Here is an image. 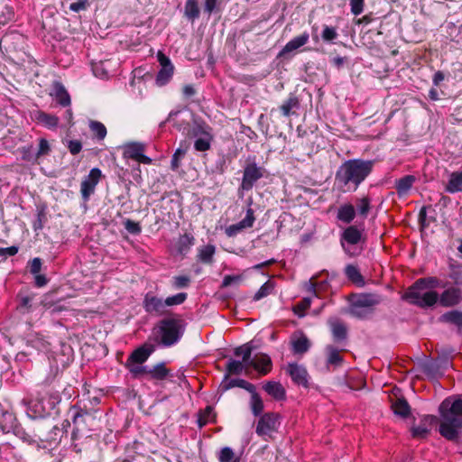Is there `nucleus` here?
Segmentation results:
<instances>
[{
    "mask_svg": "<svg viewBox=\"0 0 462 462\" xmlns=\"http://www.w3.org/2000/svg\"><path fill=\"white\" fill-rule=\"evenodd\" d=\"M326 351L328 353L327 357V366L334 365L340 366L344 362L343 356L340 355L339 351L333 346L329 345L326 347Z\"/></svg>",
    "mask_w": 462,
    "mask_h": 462,
    "instance_id": "obj_38",
    "label": "nucleus"
},
{
    "mask_svg": "<svg viewBox=\"0 0 462 462\" xmlns=\"http://www.w3.org/2000/svg\"><path fill=\"white\" fill-rule=\"evenodd\" d=\"M33 295L20 296V303L18 305V310L21 312H28L32 308V302L33 300Z\"/></svg>",
    "mask_w": 462,
    "mask_h": 462,
    "instance_id": "obj_62",
    "label": "nucleus"
},
{
    "mask_svg": "<svg viewBox=\"0 0 462 462\" xmlns=\"http://www.w3.org/2000/svg\"><path fill=\"white\" fill-rule=\"evenodd\" d=\"M437 421V417L434 415H424L419 425H415L411 428V435L415 439H425L430 430V426H431L434 422Z\"/></svg>",
    "mask_w": 462,
    "mask_h": 462,
    "instance_id": "obj_17",
    "label": "nucleus"
},
{
    "mask_svg": "<svg viewBox=\"0 0 462 462\" xmlns=\"http://www.w3.org/2000/svg\"><path fill=\"white\" fill-rule=\"evenodd\" d=\"M164 300L157 297L153 292H147L143 300V308L150 315L162 316L166 313Z\"/></svg>",
    "mask_w": 462,
    "mask_h": 462,
    "instance_id": "obj_9",
    "label": "nucleus"
},
{
    "mask_svg": "<svg viewBox=\"0 0 462 462\" xmlns=\"http://www.w3.org/2000/svg\"><path fill=\"white\" fill-rule=\"evenodd\" d=\"M194 237L191 235L184 234L178 241V251L180 254L185 255L194 245Z\"/></svg>",
    "mask_w": 462,
    "mask_h": 462,
    "instance_id": "obj_44",
    "label": "nucleus"
},
{
    "mask_svg": "<svg viewBox=\"0 0 462 462\" xmlns=\"http://www.w3.org/2000/svg\"><path fill=\"white\" fill-rule=\"evenodd\" d=\"M439 434L448 440H456L462 430V395L445 398L439 406Z\"/></svg>",
    "mask_w": 462,
    "mask_h": 462,
    "instance_id": "obj_2",
    "label": "nucleus"
},
{
    "mask_svg": "<svg viewBox=\"0 0 462 462\" xmlns=\"http://www.w3.org/2000/svg\"><path fill=\"white\" fill-rule=\"evenodd\" d=\"M188 294L186 292H180L172 296L167 297L163 303L166 307H171L182 304L187 300Z\"/></svg>",
    "mask_w": 462,
    "mask_h": 462,
    "instance_id": "obj_53",
    "label": "nucleus"
},
{
    "mask_svg": "<svg viewBox=\"0 0 462 462\" xmlns=\"http://www.w3.org/2000/svg\"><path fill=\"white\" fill-rule=\"evenodd\" d=\"M55 97L57 102L62 106L70 105V97L61 83H56L54 86Z\"/></svg>",
    "mask_w": 462,
    "mask_h": 462,
    "instance_id": "obj_41",
    "label": "nucleus"
},
{
    "mask_svg": "<svg viewBox=\"0 0 462 462\" xmlns=\"http://www.w3.org/2000/svg\"><path fill=\"white\" fill-rule=\"evenodd\" d=\"M345 275L357 287H364L365 284L363 275L356 265L347 264L345 267Z\"/></svg>",
    "mask_w": 462,
    "mask_h": 462,
    "instance_id": "obj_26",
    "label": "nucleus"
},
{
    "mask_svg": "<svg viewBox=\"0 0 462 462\" xmlns=\"http://www.w3.org/2000/svg\"><path fill=\"white\" fill-rule=\"evenodd\" d=\"M265 173L266 170L257 165L255 157H249L244 166L242 181L237 190L238 196L243 198L245 191L252 190L256 182L265 176Z\"/></svg>",
    "mask_w": 462,
    "mask_h": 462,
    "instance_id": "obj_7",
    "label": "nucleus"
},
{
    "mask_svg": "<svg viewBox=\"0 0 462 462\" xmlns=\"http://www.w3.org/2000/svg\"><path fill=\"white\" fill-rule=\"evenodd\" d=\"M337 32L335 27H331L328 25H324L321 38L324 42H332L337 37Z\"/></svg>",
    "mask_w": 462,
    "mask_h": 462,
    "instance_id": "obj_60",
    "label": "nucleus"
},
{
    "mask_svg": "<svg viewBox=\"0 0 462 462\" xmlns=\"http://www.w3.org/2000/svg\"><path fill=\"white\" fill-rule=\"evenodd\" d=\"M234 387H239V388L245 389L248 393L255 390L254 384H253L244 379H240V378L230 379V380L227 379L226 381H225V379H224L220 384V388L223 392L228 391Z\"/></svg>",
    "mask_w": 462,
    "mask_h": 462,
    "instance_id": "obj_22",
    "label": "nucleus"
},
{
    "mask_svg": "<svg viewBox=\"0 0 462 462\" xmlns=\"http://www.w3.org/2000/svg\"><path fill=\"white\" fill-rule=\"evenodd\" d=\"M251 393L250 399V409L254 416L258 417L262 414L264 409L263 402L260 396V394L256 392V389L253 392H249Z\"/></svg>",
    "mask_w": 462,
    "mask_h": 462,
    "instance_id": "obj_36",
    "label": "nucleus"
},
{
    "mask_svg": "<svg viewBox=\"0 0 462 462\" xmlns=\"http://www.w3.org/2000/svg\"><path fill=\"white\" fill-rule=\"evenodd\" d=\"M439 304L445 308L457 306L462 301V289L457 286H450L444 290L439 296Z\"/></svg>",
    "mask_w": 462,
    "mask_h": 462,
    "instance_id": "obj_14",
    "label": "nucleus"
},
{
    "mask_svg": "<svg viewBox=\"0 0 462 462\" xmlns=\"http://www.w3.org/2000/svg\"><path fill=\"white\" fill-rule=\"evenodd\" d=\"M332 335L336 341H342L346 338L347 329L344 323L335 321L331 323Z\"/></svg>",
    "mask_w": 462,
    "mask_h": 462,
    "instance_id": "obj_48",
    "label": "nucleus"
},
{
    "mask_svg": "<svg viewBox=\"0 0 462 462\" xmlns=\"http://www.w3.org/2000/svg\"><path fill=\"white\" fill-rule=\"evenodd\" d=\"M18 152L21 154V159L23 161L31 162L32 164H39L36 154L33 152V146L32 144L19 147Z\"/></svg>",
    "mask_w": 462,
    "mask_h": 462,
    "instance_id": "obj_43",
    "label": "nucleus"
},
{
    "mask_svg": "<svg viewBox=\"0 0 462 462\" xmlns=\"http://www.w3.org/2000/svg\"><path fill=\"white\" fill-rule=\"evenodd\" d=\"M374 166L373 160L349 159L337 169L335 183L340 191L354 192L371 174Z\"/></svg>",
    "mask_w": 462,
    "mask_h": 462,
    "instance_id": "obj_1",
    "label": "nucleus"
},
{
    "mask_svg": "<svg viewBox=\"0 0 462 462\" xmlns=\"http://www.w3.org/2000/svg\"><path fill=\"white\" fill-rule=\"evenodd\" d=\"M287 373L295 384L302 386L305 389L310 388V376L304 365L297 363H291L288 365Z\"/></svg>",
    "mask_w": 462,
    "mask_h": 462,
    "instance_id": "obj_11",
    "label": "nucleus"
},
{
    "mask_svg": "<svg viewBox=\"0 0 462 462\" xmlns=\"http://www.w3.org/2000/svg\"><path fill=\"white\" fill-rule=\"evenodd\" d=\"M35 119L39 124L42 125L44 127L48 129L57 128L60 122V119L57 116L48 114L43 111H38L35 114Z\"/></svg>",
    "mask_w": 462,
    "mask_h": 462,
    "instance_id": "obj_25",
    "label": "nucleus"
},
{
    "mask_svg": "<svg viewBox=\"0 0 462 462\" xmlns=\"http://www.w3.org/2000/svg\"><path fill=\"white\" fill-rule=\"evenodd\" d=\"M125 366L134 378L140 377L143 374H148L149 369L142 365H137V363L125 362Z\"/></svg>",
    "mask_w": 462,
    "mask_h": 462,
    "instance_id": "obj_52",
    "label": "nucleus"
},
{
    "mask_svg": "<svg viewBox=\"0 0 462 462\" xmlns=\"http://www.w3.org/2000/svg\"><path fill=\"white\" fill-rule=\"evenodd\" d=\"M217 458L219 462H240V458L236 457L233 449L229 447L221 448Z\"/></svg>",
    "mask_w": 462,
    "mask_h": 462,
    "instance_id": "obj_51",
    "label": "nucleus"
},
{
    "mask_svg": "<svg viewBox=\"0 0 462 462\" xmlns=\"http://www.w3.org/2000/svg\"><path fill=\"white\" fill-rule=\"evenodd\" d=\"M349 5L352 14L357 16L364 12L365 0H349Z\"/></svg>",
    "mask_w": 462,
    "mask_h": 462,
    "instance_id": "obj_64",
    "label": "nucleus"
},
{
    "mask_svg": "<svg viewBox=\"0 0 462 462\" xmlns=\"http://www.w3.org/2000/svg\"><path fill=\"white\" fill-rule=\"evenodd\" d=\"M309 39L310 34L307 32H304L300 35L294 37L285 44V46L280 51L279 56H282L304 46L309 42Z\"/></svg>",
    "mask_w": 462,
    "mask_h": 462,
    "instance_id": "obj_18",
    "label": "nucleus"
},
{
    "mask_svg": "<svg viewBox=\"0 0 462 462\" xmlns=\"http://www.w3.org/2000/svg\"><path fill=\"white\" fill-rule=\"evenodd\" d=\"M185 153L186 151L180 148H178L175 151L171 161V169L172 171H177L179 169V167L180 166V161L184 157Z\"/></svg>",
    "mask_w": 462,
    "mask_h": 462,
    "instance_id": "obj_61",
    "label": "nucleus"
},
{
    "mask_svg": "<svg viewBox=\"0 0 462 462\" xmlns=\"http://www.w3.org/2000/svg\"><path fill=\"white\" fill-rule=\"evenodd\" d=\"M417 282H418V284H420L424 290L425 289H434V288L441 286L440 280L434 276L420 278L417 280Z\"/></svg>",
    "mask_w": 462,
    "mask_h": 462,
    "instance_id": "obj_54",
    "label": "nucleus"
},
{
    "mask_svg": "<svg viewBox=\"0 0 462 462\" xmlns=\"http://www.w3.org/2000/svg\"><path fill=\"white\" fill-rule=\"evenodd\" d=\"M362 240V231L357 228L356 226H347L341 235V244L344 246V243L351 245H357Z\"/></svg>",
    "mask_w": 462,
    "mask_h": 462,
    "instance_id": "obj_19",
    "label": "nucleus"
},
{
    "mask_svg": "<svg viewBox=\"0 0 462 462\" xmlns=\"http://www.w3.org/2000/svg\"><path fill=\"white\" fill-rule=\"evenodd\" d=\"M348 314L358 319H369L383 299L377 293H352L349 296Z\"/></svg>",
    "mask_w": 462,
    "mask_h": 462,
    "instance_id": "obj_5",
    "label": "nucleus"
},
{
    "mask_svg": "<svg viewBox=\"0 0 462 462\" xmlns=\"http://www.w3.org/2000/svg\"><path fill=\"white\" fill-rule=\"evenodd\" d=\"M174 67L161 68L156 76V84L158 86L166 85L173 75Z\"/></svg>",
    "mask_w": 462,
    "mask_h": 462,
    "instance_id": "obj_50",
    "label": "nucleus"
},
{
    "mask_svg": "<svg viewBox=\"0 0 462 462\" xmlns=\"http://www.w3.org/2000/svg\"><path fill=\"white\" fill-rule=\"evenodd\" d=\"M391 408L395 415L403 419L408 418L411 414V406L404 397L392 401Z\"/></svg>",
    "mask_w": 462,
    "mask_h": 462,
    "instance_id": "obj_23",
    "label": "nucleus"
},
{
    "mask_svg": "<svg viewBox=\"0 0 462 462\" xmlns=\"http://www.w3.org/2000/svg\"><path fill=\"white\" fill-rule=\"evenodd\" d=\"M438 300H439L438 292L435 291H430L421 294L418 301H413V305L420 308H428L434 306Z\"/></svg>",
    "mask_w": 462,
    "mask_h": 462,
    "instance_id": "obj_31",
    "label": "nucleus"
},
{
    "mask_svg": "<svg viewBox=\"0 0 462 462\" xmlns=\"http://www.w3.org/2000/svg\"><path fill=\"white\" fill-rule=\"evenodd\" d=\"M62 143L67 146L72 155L79 154L82 150V143L79 140H66Z\"/></svg>",
    "mask_w": 462,
    "mask_h": 462,
    "instance_id": "obj_59",
    "label": "nucleus"
},
{
    "mask_svg": "<svg viewBox=\"0 0 462 462\" xmlns=\"http://www.w3.org/2000/svg\"><path fill=\"white\" fill-rule=\"evenodd\" d=\"M345 385L349 389L353 391L361 390L365 385V382L359 378V379H353L352 377L346 378L345 382Z\"/></svg>",
    "mask_w": 462,
    "mask_h": 462,
    "instance_id": "obj_63",
    "label": "nucleus"
},
{
    "mask_svg": "<svg viewBox=\"0 0 462 462\" xmlns=\"http://www.w3.org/2000/svg\"><path fill=\"white\" fill-rule=\"evenodd\" d=\"M88 128L92 134L93 138H96L97 141H103L107 134L106 125L99 121L89 120Z\"/></svg>",
    "mask_w": 462,
    "mask_h": 462,
    "instance_id": "obj_34",
    "label": "nucleus"
},
{
    "mask_svg": "<svg viewBox=\"0 0 462 462\" xmlns=\"http://www.w3.org/2000/svg\"><path fill=\"white\" fill-rule=\"evenodd\" d=\"M101 176L102 172L100 169L93 168L90 170L88 175L81 181L80 192L85 201L88 200L89 197L94 193Z\"/></svg>",
    "mask_w": 462,
    "mask_h": 462,
    "instance_id": "obj_10",
    "label": "nucleus"
},
{
    "mask_svg": "<svg viewBox=\"0 0 462 462\" xmlns=\"http://www.w3.org/2000/svg\"><path fill=\"white\" fill-rule=\"evenodd\" d=\"M148 374L152 379L162 381L170 374V370L163 362H161L156 364L152 369H149Z\"/></svg>",
    "mask_w": 462,
    "mask_h": 462,
    "instance_id": "obj_40",
    "label": "nucleus"
},
{
    "mask_svg": "<svg viewBox=\"0 0 462 462\" xmlns=\"http://www.w3.org/2000/svg\"><path fill=\"white\" fill-rule=\"evenodd\" d=\"M68 414L73 424L71 439L75 441L82 435L96 430L100 424L102 411L99 408L88 407V405L76 403L72 405Z\"/></svg>",
    "mask_w": 462,
    "mask_h": 462,
    "instance_id": "obj_4",
    "label": "nucleus"
},
{
    "mask_svg": "<svg viewBox=\"0 0 462 462\" xmlns=\"http://www.w3.org/2000/svg\"><path fill=\"white\" fill-rule=\"evenodd\" d=\"M185 330L186 323L180 317H166L160 319L152 328L149 340L155 346L171 347L181 340Z\"/></svg>",
    "mask_w": 462,
    "mask_h": 462,
    "instance_id": "obj_3",
    "label": "nucleus"
},
{
    "mask_svg": "<svg viewBox=\"0 0 462 462\" xmlns=\"http://www.w3.org/2000/svg\"><path fill=\"white\" fill-rule=\"evenodd\" d=\"M214 140V134L199 136L194 142V149L197 152H207L210 150Z\"/></svg>",
    "mask_w": 462,
    "mask_h": 462,
    "instance_id": "obj_45",
    "label": "nucleus"
},
{
    "mask_svg": "<svg viewBox=\"0 0 462 462\" xmlns=\"http://www.w3.org/2000/svg\"><path fill=\"white\" fill-rule=\"evenodd\" d=\"M47 222V213L45 208L38 209L37 217L32 223V228L34 231H40L43 228L44 224Z\"/></svg>",
    "mask_w": 462,
    "mask_h": 462,
    "instance_id": "obj_56",
    "label": "nucleus"
},
{
    "mask_svg": "<svg viewBox=\"0 0 462 462\" xmlns=\"http://www.w3.org/2000/svg\"><path fill=\"white\" fill-rule=\"evenodd\" d=\"M28 342L40 350H48L51 345L46 337L41 333L29 335Z\"/></svg>",
    "mask_w": 462,
    "mask_h": 462,
    "instance_id": "obj_42",
    "label": "nucleus"
},
{
    "mask_svg": "<svg viewBox=\"0 0 462 462\" xmlns=\"http://www.w3.org/2000/svg\"><path fill=\"white\" fill-rule=\"evenodd\" d=\"M247 365L252 366L261 375H266L272 371L273 362L267 354L257 353L253 358H250Z\"/></svg>",
    "mask_w": 462,
    "mask_h": 462,
    "instance_id": "obj_15",
    "label": "nucleus"
},
{
    "mask_svg": "<svg viewBox=\"0 0 462 462\" xmlns=\"http://www.w3.org/2000/svg\"><path fill=\"white\" fill-rule=\"evenodd\" d=\"M144 150V144L141 143H130L125 146L123 155L125 158L132 159L138 163L151 164L152 159L143 153Z\"/></svg>",
    "mask_w": 462,
    "mask_h": 462,
    "instance_id": "obj_12",
    "label": "nucleus"
},
{
    "mask_svg": "<svg viewBox=\"0 0 462 462\" xmlns=\"http://www.w3.org/2000/svg\"><path fill=\"white\" fill-rule=\"evenodd\" d=\"M243 361H237L234 359H230L229 362L226 364V374H225V381L229 379L230 375H237L240 374L243 372L244 365Z\"/></svg>",
    "mask_w": 462,
    "mask_h": 462,
    "instance_id": "obj_46",
    "label": "nucleus"
},
{
    "mask_svg": "<svg viewBox=\"0 0 462 462\" xmlns=\"http://www.w3.org/2000/svg\"><path fill=\"white\" fill-rule=\"evenodd\" d=\"M311 300L310 298H303L300 302H298L294 308L293 311L299 317H303L305 315V311L310 307Z\"/></svg>",
    "mask_w": 462,
    "mask_h": 462,
    "instance_id": "obj_57",
    "label": "nucleus"
},
{
    "mask_svg": "<svg viewBox=\"0 0 462 462\" xmlns=\"http://www.w3.org/2000/svg\"><path fill=\"white\" fill-rule=\"evenodd\" d=\"M51 152V146L49 143V141L45 138H39L38 139V149L35 152L38 163H40V161L42 158L50 155Z\"/></svg>",
    "mask_w": 462,
    "mask_h": 462,
    "instance_id": "obj_49",
    "label": "nucleus"
},
{
    "mask_svg": "<svg viewBox=\"0 0 462 462\" xmlns=\"http://www.w3.org/2000/svg\"><path fill=\"white\" fill-rule=\"evenodd\" d=\"M253 350H254V346L252 345L251 342H248L246 344H244L242 346L236 347L234 350V354L236 356H242L243 362L247 365L251 358Z\"/></svg>",
    "mask_w": 462,
    "mask_h": 462,
    "instance_id": "obj_47",
    "label": "nucleus"
},
{
    "mask_svg": "<svg viewBox=\"0 0 462 462\" xmlns=\"http://www.w3.org/2000/svg\"><path fill=\"white\" fill-rule=\"evenodd\" d=\"M424 289L421 287V285L418 284V282L416 281L402 295V300L413 305V301H418L421 294H423L421 292Z\"/></svg>",
    "mask_w": 462,
    "mask_h": 462,
    "instance_id": "obj_35",
    "label": "nucleus"
},
{
    "mask_svg": "<svg viewBox=\"0 0 462 462\" xmlns=\"http://www.w3.org/2000/svg\"><path fill=\"white\" fill-rule=\"evenodd\" d=\"M299 106V98L294 94H291L289 97L280 106L279 109L283 116L289 117L291 115L294 114L292 109L298 108Z\"/></svg>",
    "mask_w": 462,
    "mask_h": 462,
    "instance_id": "obj_33",
    "label": "nucleus"
},
{
    "mask_svg": "<svg viewBox=\"0 0 462 462\" xmlns=\"http://www.w3.org/2000/svg\"><path fill=\"white\" fill-rule=\"evenodd\" d=\"M215 252L216 248L213 245L200 246L198 249V261L201 262L204 264H212L214 262Z\"/></svg>",
    "mask_w": 462,
    "mask_h": 462,
    "instance_id": "obj_30",
    "label": "nucleus"
},
{
    "mask_svg": "<svg viewBox=\"0 0 462 462\" xmlns=\"http://www.w3.org/2000/svg\"><path fill=\"white\" fill-rule=\"evenodd\" d=\"M92 70L96 77L100 79H106L116 72V68L118 65L116 60L112 59L92 62Z\"/></svg>",
    "mask_w": 462,
    "mask_h": 462,
    "instance_id": "obj_16",
    "label": "nucleus"
},
{
    "mask_svg": "<svg viewBox=\"0 0 462 462\" xmlns=\"http://www.w3.org/2000/svg\"><path fill=\"white\" fill-rule=\"evenodd\" d=\"M439 320L443 323L452 324L457 327L458 330H462V311L453 310L442 314Z\"/></svg>",
    "mask_w": 462,
    "mask_h": 462,
    "instance_id": "obj_29",
    "label": "nucleus"
},
{
    "mask_svg": "<svg viewBox=\"0 0 462 462\" xmlns=\"http://www.w3.org/2000/svg\"><path fill=\"white\" fill-rule=\"evenodd\" d=\"M357 210L361 217H366L371 208V200L368 197H363L357 199Z\"/></svg>",
    "mask_w": 462,
    "mask_h": 462,
    "instance_id": "obj_55",
    "label": "nucleus"
},
{
    "mask_svg": "<svg viewBox=\"0 0 462 462\" xmlns=\"http://www.w3.org/2000/svg\"><path fill=\"white\" fill-rule=\"evenodd\" d=\"M441 365L438 361L428 360L421 364L422 372L429 377L436 378L439 376Z\"/></svg>",
    "mask_w": 462,
    "mask_h": 462,
    "instance_id": "obj_39",
    "label": "nucleus"
},
{
    "mask_svg": "<svg viewBox=\"0 0 462 462\" xmlns=\"http://www.w3.org/2000/svg\"><path fill=\"white\" fill-rule=\"evenodd\" d=\"M156 350L155 344L149 340L134 349L126 359L129 363H137V365H143L145 363L149 356Z\"/></svg>",
    "mask_w": 462,
    "mask_h": 462,
    "instance_id": "obj_13",
    "label": "nucleus"
},
{
    "mask_svg": "<svg viewBox=\"0 0 462 462\" xmlns=\"http://www.w3.org/2000/svg\"><path fill=\"white\" fill-rule=\"evenodd\" d=\"M200 14L199 0H186L184 5V16L193 23Z\"/></svg>",
    "mask_w": 462,
    "mask_h": 462,
    "instance_id": "obj_28",
    "label": "nucleus"
},
{
    "mask_svg": "<svg viewBox=\"0 0 462 462\" xmlns=\"http://www.w3.org/2000/svg\"><path fill=\"white\" fill-rule=\"evenodd\" d=\"M263 390L273 399L282 401L286 398V391L279 382L268 381L263 386Z\"/></svg>",
    "mask_w": 462,
    "mask_h": 462,
    "instance_id": "obj_21",
    "label": "nucleus"
},
{
    "mask_svg": "<svg viewBox=\"0 0 462 462\" xmlns=\"http://www.w3.org/2000/svg\"><path fill=\"white\" fill-rule=\"evenodd\" d=\"M60 401L61 397L60 392L55 389L54 385L42 384L37 392L36 403L34 406L41 416L51 415Z\"/></svg>",
    "mask_w": 462,
    "mask_h": 462,
    "instance_id": "obj_6",
    "label": "nucleus"
},
{
    "mask_svg": "<svg viewBox=\"0 0 462 462\" xmlns=\"http://www.w3.org/2000/svg\"><path fill=\"white\" fill-rule=\"evenodd\" d=\"M280 415L276 412H266L260 416L258 420L255 432L259 437L265 439L276 432L280 426Z\"/></svg>",
    "mask_w": 462,
    "mask_h": 462,
    "instance_id": "obj_8",
    "label": "nucleus"
},
{
    "mask_svg": "<svg viewBox=\"0 0 462 462\" xmlns=\"http://www.w3.org/2000/svg\"><path fill=\"white\" fill-rule=\"evenodd\" d=\"M210 134H214L213 128L206 121L201 118L195 119L193 121V125L189 133L190 137H199Z\"/></svg>",
    "mask_w": 462,
    "mask_h": 462,
    "instance_id": "obj_20",
    "label": "nucleus"
},
{
    "mask_svg": "<svg viewBox=\"0 0 462 462\" xmlns=\"http://www.w3.org/2000/svg\"><path fill=\"white\" fill-rule=\"evenodd\" d=\"M445 190L452 194L462 191V171H454L450 174Z\"/></svg>",
    "mask_w": 462,
    "mask_h": 462,
    "instance_id": "obj_27",
    "label": "nucleus"
},
{
    "mask_svg": "<svg viewBox=\"0 0 462 462\" xmlns=\"http://www.w3.org/2000/svg\"><path fill=\"white\" fill-rule=\"evenodd\" d=\"M291 347L293 354L303 355L309 351L310 342L305 335H301V337L291 342Z\"/></svg>",
    "mask_w": 462,
    "mask_h": 462,
    "instance_id": "obj_37",
    "label": "nucleus"
},
{
    "mask_svg": "<svg viewBox=\"0 0 462 462\" xmlns=\"http://www.w3.org/2000/svg\"><path fill=\"white\" fill-rule=\"evenodd\" d=\"M273 285L272 282H264L260 287V289L255 292V294L254 296V300L257 301V300H260L261 299L268 296L271 293V291H273Z\"/></svg>",
    "mask_w": 462,
    "mask_h": 462,
    "instance_id": "obj_58",
    "label": "nucleus"
},
{
    "mask_svg": "<svg viewBox=\"0 0 462 462\" xmlns=\"http://www.w3.org/2000/svg\"><path fill=\"white\" fill-rule=\"evenodd\" d=\"M356 217L355 207L352 204L346 203L339 207L337 214L338 220L349 224Z\"/></svg>",
    "mask_w": 462,
    "mask_h": 462,
    "instance_id": "obj_32",
    "label": "nucleus"
},
{
    "mask_svg": "<svg viewBox=\"0 0 462 462\" xmlns=\"http://www.w3.org/2000/svg\"><path fill=\"white\" fill-rule=\"evenodd\" d=\"M415 180L416 178L413 175H405L401 179L396 180L394 188L399 197L407 195Z\"/></svg>",
    "mask_w": 462,
    "mask_h": 462,
    "instance_id": "obj_24",
    "label": "nucleus"
}]
</instances>
